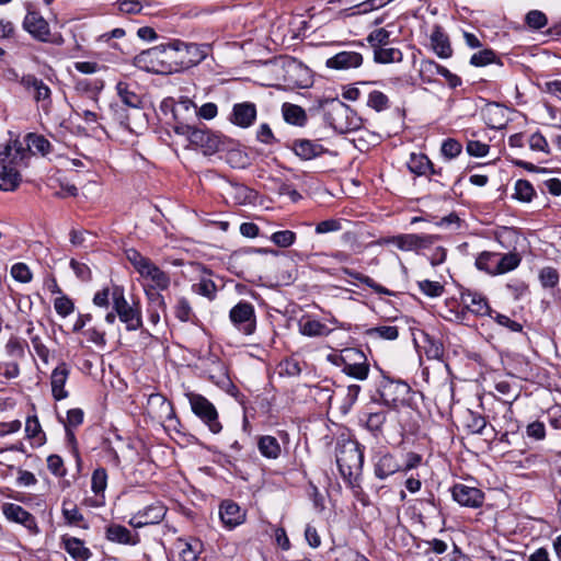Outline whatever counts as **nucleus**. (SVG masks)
Listing matches in <instances>:
<instances>
[{
  "label": "nucleus",
  "mask_w": 561,
  "mask_h": 561,
  "mask_svg": "<svg viewBox=\"0 0 561 561\" xmlns=\"http://www.w3.org/2000/svg\"><path fill=\"white\" fill-rule=\"evenodd\" d=\"M206 57L202 46L194 43H184L175 39L168 44H161L142 50L135 57V64L138 67H148L152 64L150 70L156 72H179L199 64Z\"/></svg>",
  "instance_id": "f257e3e1"
},
{
  "label": "nucleus",
  "mask_w": 561,
  "mask_h": 561,
  "mask_svg": "<svg viewBox=\"0 0 561 561\" xmlns=\"http://www.w3.org/2000/svg\"><path fill=\"white\" fill-rule=\"evenodd\" d=\"M26 158L24 144L18 139L0 148V190L14 191L21 182L19 168Z\"/></svg>",
  "instance_id": "f03ea898"
},
{
  "label": "nucleus",
  "mask_w": 561,
  "mask_h": 561,
  "mask_svg": "<svg viewBox=\"0 0 561 561\" xmlns=\"http://www.w3.org/2000/svg\"><path fill=\"white\" fill-rule=\"evenodd\" d=\"M323 118L335 131L346 134L360 127V118L339 99H325L319 102Z\"/></svg>",
  "instance_id": "7ed1b4c3"
},
{
  "label": "nucleus",
  "mask_w": 561,
  "mask_h": 561,
  "mask_svg": "<svg viewBox=\"0 0 561 561\" xmlns=\"http://www.w3.org/2000/svg\"><path fill=\"white\" fill-rule=\"evenodd\" d=\"M336 463L344 480L352 483V479L360 473L364 463V454L359 444L353 440L339 444Z\"/></svg>",
  "instance_id": "20e7f679"
},
{
  "label": "nucleus",
  "mask_w": 561,
  "mask_h": 561,
  "mask_svg": "<svg viewBox=\"0 0 561 561\" xmlns=\"http://www.w3.org/2000/svg\"><path fill=\"white\" fill-rule=\"evenodd\" d=\"M335 366L341 367L342 371L357 380H365L369 375V363L366 354L356 347H346L339 355L331 357Z\"/></svg>",
  "instance_id": "39448f33"
},
{
  "label": "nucleus",
  "mask_w": 561,
  "mask_h": 561,
  "mask_svg": "<svg viewBox=\"0 0 561 561\" xmlns=\"http://www.w3.org/2000/svg\"><path fill=\"white\" fill-rule=\"evenodd\" d=\"M113 309L118 319L125 323L126 330L136 331L142 327V317L137 304L129 305L125 298L124 288L118 285L112 287Z\"/></svg>",
  "instance_id": "423d86ee"
},
{
  "label": "nucleus",
  "mask_w": 561,
  "mask_h": 561,
  "mask_svg": "<svg viewBox=\"0 0 561 561\" xmlns=\"http://www.w3.org/2000/svg\"><path fill=\"white\" fill-rule=\"evenodd\" d=\"M179 129L181 135L185 136L191 145L201 148L204 154H214L222 145L221 139L217 134L209 129L201 128L196 126V124L192 127L183 126Z\"/></svg>",
  "instance_id": "0eeeda50"
},
{
  "label": "nucleus",
  "mask_w": 561,
  "mask_h": 561,
  "mask_svg": "<svg viewBox=\"0 0 561 561\" xmlns=\"http://www.w3.org/2000/svg\"><path fill=\"white\" fill-rule=\"evenodd\" d=\"M193 413L198 416L214 434H218L222 426L218 420V413L215 405L198 393L187 394Z\"/></svg>",
  "instance_id": "6e6552de"
},
{
  "label": "nucleus",
  "mask_w": 561,
  "mask_h": 561,
  "mask_svg": "<svg viewBox=\"0 0 561 561\" xmlns=\"http://www.w3.org/2000/svg\"><path fill=\"white\" fill-rule=\"evenodd\" d=\"M411 388L405 381L383 378L380 382L378 393L385 405L397 407L399 402L405 400Z\"/></svg>",
  "instance_id": "1a4fd4ad"
},
{
  "label": "nucleus",
  "mask_w": 561,
  "mask_h": 561,
  "mask_svg": "<svg viewBox=\"0 0 561 561\" xmlns=\"http://www.w3.org/2000/svg\"><path fill=\"white\" fill-rule=\"evenodd\" d=\"M19 82L27 93L32 94L33 100L42 105L44 111L50 107L51 90L42 79L28 73L22 76Z\"/></svg>",
  "instance_id": "9d476101"
},
{
  "label": "nucleus",
  "mask_w": 561,
  "mask_h": 561,
  "mask_svg": "<svg viewBox=\"0 0 561 561\" xmlns=\"http://www.w3.org/2000/svg\"><path fill=\"white\" fill-rule=\"evenodd\" d=\"M437 239L434 234L405 233L388 238L385 242L394 244L401 251H417L432 247Z\"/></svg>",
  "instance_id": "9b49d317"
},
{
  "label": "nucleus",
  "mask_w": 561,
  "mask_h": 561,
  "mask_svg": "<svg viewBox=\"0 0 561 561\" xmlns=\"http://www.w3.org/2000/svg\"><path fill=\"white\" fill-rule=\"evenodd\" d=\"M229 318L234 327L245 335H250L255 330L254 307L247 301H240L229 312Z\"/></svg>",
  "instance_id": "f8f14e48"
},
{
  "label": "nucleus",
  "mask_w": 561,
  "mask_h": 561,
  "mask_svg": "<svg viewBox=\"0 0 561 561\" xmlns=\"http://www.w3.org/2000/svg\"><path fill=\"white\" fill-rule=\"evenodd\" d=\"M172 116L175 121L173 130L175 134L181 135L180 127H192L197 123V106L191 99L181 96L175 102V106H173Z\"/></svg>",
  "instance_id": "ddd939ff"
},
{
  "label": "nucleus",
  "mask_w": 561,
  "mask_h": 561,
  "mask_svg": "<svg viewBox=\"0 0 561 561\" xmlns=\"http://www.w3.org/2000/svg\"><path fill=\"white\" fill-rule=\"evenodd\" d=\"M451 494L453 499L461 506L478 508L484 501V494L481 490L462 483L455 484Z\"/></svg>",
  "instance_id": "4468645a"
},
{
  "label": "nucleus",
  "mask_w": 561,
  "mask_h": 561,
  "mask_svg": "<svg viewBox=\"0 0 561 561\" xmlns=\"http://www.w3.org/2000/svg\"><path fill=\"white\" fill-rule=\"evenodd\" d=\"M165 515V507L156 502L137 512L130 519L129 525L134 528H141L147 525H154L162 520Z\"/></svg>",
  "instance_id": "2eb2a0df"
},
{
  "label": "nucleus",
  "mask_w": 561,
  "mask_h": 561,
  "mask_svg": "<svg viewBox=\"0 0 561 561\" xmlns=\"http://www.w3.org/2000/svg\"><path fill=\"white\" fill-rule=\"evenodd\" d=\"M23 27L34 38L47 42L50 30L47 21L36 11H28L23 21Z\"/></svg>",
  "instance_id": "dca6fc26"
},
{
  "label": "nucleus",
  "mask_w": 561,
  "mask_h": 561,
  "mask_svg": "<svg viewBox=\"0 0 561 561\" xmlns=\"http://www.w3.org/2000/svg\"><path fill=\"white\" fill-rule=\"evenodd\" d=\"M460 300L463 307L473 314L493 317L494 311L482 294L467 289L461 293Z\"/></svg>",
  "instance_id": "f3484780"
},
{
  "label": "nucleus",
  "mask_w": 561,
  "mask_h": 561,
  "mask_svg": "<svg viewBox=\"0 0 561 561\" xmlns=\"http://www.w3.org/2000/svg\"><path fill=\"white\" fill-rule=\"evenodd\" d=\"M2 512L8 520L21 524L33 533L38 531L35 517L22 506L14 503H4Z\"/></svg>",
  "instance_id": "a211bd4d"
},
{
  "label": "nucleus",
  "mask_w": 561,
  "mask_h": 561,
  "mask_svg": "<svg viewBox=\"0 0 561 561\" xmlns=\"http://www.w3.org/2000/svg\"><path fill=\"white\" fill-rule=\"evenodd\" d=\"M70 374L69 366L61 362L50 375L51 396L56 401L64 400L69 397V392L65 386Z\"/></svg>",
  "instance_id": "6ab92c4d"
},
{
  "label": "nucleus",
  "mask_w": 561,
  "mask_h": 561,
  "mask_svg": "<svg viewBox=\"0 0 561 561\" xmlns=\"http://www.w3.org/2000/svg\"><path fill=\"white\" fill-rule=\"evenodd\" d=\"M400 470V463L390 453H378L374 457V473L379 480H385Z\"/></svg>",
  "instance_id": "aec40b11"
},
{
  "label": "nucleus",
  "mask_w": 561,
  "mask_h": 561,
  "mask_svg": "<svg viewBox=\"0 0 561 561\" xmlns=\"http://www.w3.org/2000/svg\"><path fill=\"white\" fill-rule=\"evenodd\" d=\"M148 284L147 287L150 289L165 290L169 288L171 279L168 273L162 271L153 262H150L144 272L139 273Z\"/></svg>",
  "instance_id": "412c9836"
},
{
  "label": "nucleus",
  "mask_w": 561,
  "mask_h": 561,
  "mask_svg": "<svg viewBox=\"0 0 561 561\" xmlns=\"http://www.w3.org/2000/svg\"><path fill=\"white\" fill-rule=\"evenodd\" d=\"M256 118V106L251 102H242L233 105L230 122L241 128L250 127Z\"/></svg>",
  "instance_id": "4be33fe9"
},
{
  "label": "nucleus",
  "mask_w": 561,
  "mask_h": 561,
  "mask_svg": "<svg viewBox=\"0 0 561 561\" xmlns=\"http://www.w3.org/2000/svg\"><path fill=\"white\" fill-rule=\"evenodd\" d=\"M363 64V56L357 51H340L325 61V66L335 70L358 68Z\"/></svg>",
  "instance_id": "5701e85b"
},
{
  "label": "nucleus",
  "mask_w": 561,
  "mask_h": 561,
  "mask_svg": "<svg viewBox=\"0 0 561 561\" xmlns=\"http://www.w3.org/2000/svg\"><path fill=\"white\" fill-rule=\"evenodd\" d=\"M430 39L433 50L439 58L446 59L451 57L453 48L449 37L440 25L436 24L433 26Z\"/></svg>",
  "instance_id": "b1692460"
},
{
  "label": "nucleus",
  "mask_w": 561,
  "mask_h": 561,
  "mask_svg": "<svg viewBox=\"0 0 561 561\" xmlns=\"http://www.w3.org/2000/svg\"><path fill=\"white\" fill-rule=\"evenodd\" d=\"M219 516L222 524L232 529L244 520V514L241 512L240 506L232 501H224L219 507Z\"/></svg>",
  "instance_id": "393cba45"
},
{
  "label": "nucleus",
  "mask_w": 561,
  "mask_h": 561,
  "mask_svg": "<svg viewBox=\"0 0 561 561\" xmlns=\"http://www.w3.org/2000/svg\"><path fill=\"white\" fill-rule=\"evenodd\" d=\"M105 537L112 542L122 545H136L138 542V536L131 535L130 530L125 526L118 524H112L106 527Z\"/></svg>",
  "instance_id": "a878e982"
},
{
  "label": "nucleus",
  "mask_w": 561,
  "mask_h": 561,
  "mask_svg": "<svg viewBox=\"0 0 561 561\" xmlns=\"http://www.w3.org/2000/svg\"><path fill=\"white\" fill-rule=\"evenodd\" d=\"M295 153L304 160L320 157L325 150L322 145L308 139H299L294 142Z\"/></svg>",
  "instance_id": "bb28decb"
},
{
  "label": "nucleus",
  "mask_w": 561,
  "mask_h": 561,
  "mask_svg": "<svg viewBox=\"0 0 561 561\" xmlns=\"http://www.w3.org/2000/svg\"><path fill=\"white\" fill-rule=\"evenodd\" d=\"M65 550L77 561H87L91 556L89 548L84 547V542L76 537H62Z\"/></svg>",
  "instance_id": "cd10ccee"
},
{
  "label": "nucleus",
  "mask_w": 561,
  "mask_h": 561,
  "mask_svg": "<svg viewBox=\"0 0 561 561\" xmlns=\"http://www.w3.org/2000/svg\"><path fill=\"white\" fill-rule=\"evenodd\" d=\"M257 449L267 459H277L282 453L277 438L271 435H263L259 438Z\"/></svg>",
  "instance_id": "c85d7f7f"
},
{
  "label": "nucleus",
  "mask_w": 561,
  "mask_h": 561,
  "mask_svg": "<svg viewBox=\"0 0 561 561\" xmlns=\"http://www.w3.org/2000/svg\"><path fill=\"white\" fill-rule=\"evenodd\" d=\"M26 147V156L28 152L32 153H41L43 156L47 154L51 150L50 142L42 135L30 133L25 137Z\"/></svg>",
  "instance_id": "c756f323"
},
{
  "label": "nucleus",
  "mask_w": 561,
  "mask_h": 561,
  "mask_svg": "<svg viewBox=\"0 0 561 561\" xmlns=\"http://www.w3.org/2000/svg\"><path fill=\"white\" fill-rule=\"evenodd\" d=\"M116 91L121 101L130 108H140L142 105L141 98L131 89V85L127 82H118L116 84Z\"/></svg>",
  "instance_id": "7c9ffc66"
},
{
  "label": "nucleus",
  "mask_w": 561,
  "mask_h": 561,
  "mask_svg": "<svg viewBox=\"0 0 561 561\" xmlns=\"http://www.w3.org/2000/svg\"><path fill=\"white\" fill-rule=\"evenodd\" d=\"M408 169L416 175H427L428 172H435L433 163L423 153H412L408 161Z\"/></svg>",
  "instance_id": "2f4dec72"
},
{
  "label": "nucleus",
  "mask_w": 561,
  "mask_h": 561,
  "mask_svg": "<svg viewBox=\"0 0 561 561\" xmlns=\"http://www.w3.org/2000/svg\"><path fill=\"white\" fill-rule=\"evenodd\" d=\"M299 331L302 335L309 337L327 336L332 332L325 324L314 319L300 321Z\"/></svg>",
  "instance_id": "473e14b6"
},
{
  "label": "nucleus",
  "mask_w": 561,
  "mask_h": 561,
  "mask_svg": "<svg viewBox=\"0 0 561 561\" xmlns=\"http://www.w3.org/2000/svg\"><path fill=\"white\" fill-rule=\"evenodd\" d=\"M282 113L284 119L291 125L304 126L307 122V115L305 110L291 103H284L282 106Z\"/></svg>",
  "instance_id": "72a5a7b5"
},
{
  "label": "nucleus",
  "mask_w": 561,
  "mask_h": 561,
  "mask_svg": "<svg viewBox=\"0 0 561 561\" xmlns=\"http://www.w3.org/2000/svg\"><path fill=\"white\" fill-rule=\"evenodd\" d=\"M61 513L67 524L82 528H88V525L84 523L83 515L80 513L78 506L71 501L64 500Z\"/></svg>",
  "instance_id": "f704fd0d"
},
{
  "label": "nucleus",
  "mask_w": 561,
  "mask_h": 561,
  "mask_svg": "<svg viewBox=\"0 0 561 561\" xmlns=\"http://www.w3.org/2000/svg\"><path fill=\"white\" fill-rule=\"evenodd\" d=\"M520 261L522 257L516 252H508L503 255L496 253V262L494 265L496 275L515 270L520 264Z\"/></svg>",
  "instance_id": "c9c22d12"
},
{
  "label": "nucleus",
  "mask_w": 561,
  "mask_h": 561,
  "mask_svg": "<svg viewBox=\"0 0 561 561\" xmlns=\"http://www.w3.org/2000/svg\"><path fill=\"white\" fill-rule=\"evenodd\" d=\"M178 549V561H197L201 552V543L195 541L194 543L184 540L176 542Z\"/></svg>",
  "instance_id": "e433bc0d"
},
{
  "label": "nucleus",
  "mask_w": 561,
  "mask_h": 561,
  "mask_svg": "<svg viewBox=\"0 0 561 561\" xmlns=\"http://www.w3.org/2000/svg\"><path fill=\"white\" fill-rule=\"evenodd\" d=\"M342 272L350 276V277H353L354 279H357L358 282H360L362 284H365L366 286H368L369 288H371L375 293L377 294H382V295H388V296H391L393 295V293L391 290H389L388 288L383 287L382 285L376 283L371 277L369 276H366L362 273H358L354 270H351V268H347V267H343L342 268Z\"/></svg>",
  "instance_id": "4c0bfd02"
},
{
  "label": "nucleus",
  "mask_w": 561,
  "mask_h": 561,
  "mask_svg": "<svg viewBox=\"0 0 561 561\" xmlns=\"http://www.w3.org/2000/svg\"><path fill=\"white\" fill-rule=\"evenodd\" d=\"M403 55L398 48L379 47L374 49V60L377 64L400 62Z\"/></svg>",
  "instance_id": "58836bf2"
},
{
  "label": "nucleus",
  "mask_w": 561,
  "mask_h": 561,
  "mask_svg": "<svg viewBox=\"0 0 561 561\" xmlns=\"http://www.w3.org/2000/svg\"><path fill=\"white\" fill-rule=\"evenodd\" d=\"M26 436L34 439L38 446L43 445L46 440L45 433L42 431V426L36 415L28 416L25 423Z\"/></svg>",
  "instance_id": "ea45409f"
},
{
  "label": "nucleus",
  "mask_w": 561,
  "mask_h": 561,
  "mask_svg": "<svg viewBox=\"0 0 561 561\" xmlns=\"http://www.w3.org/2000/svg\"><path fill=\"white\" fill-rule=\"evenodd\" d=\"M365 334L370 337H379L388 341H393L399 336V329L394 325H381L367 329Z\"/></svg>",
  "instance_id": "a19ab883"
},
{
  "label": "nucleus",
  "mask_w": 561,
  "mask_h": 561,
  "mask_svg": "<svg viewBox=\"0 0 561 561\" xmlns=\"http://www.w3.org/2000/svg\"><path fill=\"white\" fill-rule=\"evenodd\" d=\"M535 195V190L531 183L527 180H518L515 183L514 197L520 202H530Z\"/></svg>",
  "instance_id": "79ce46f5"
},
{
  "label": "nucleus",
  "mask_w": 561,
  "mask_h": 561,
  "mask_svg": "<svg viewBox=\"0 0 561 561\" xmlns=\"http://www.w3.org/2000/svg\"><path fill=\"white\" fill-rule=\"evenodd\" d=\"M192 287L194 293L204 296L209 300H213L216 297L217 286L209 278H202L197 284H194Z\"/></svg>",
  "instance_id": "37998d69"
},
{
  "label": "nucleus",
  "mask_w": 561,
  "mask_h": 561,
  "mask_svg": "<svg viewBox=\"0 0 561 561\" xmlns=\"http://www.w3.org/2000/svg\"><path fill=\"white\" fill-rule=\"evenodd\" d=\"M495 262H496V253L493 252H482L476 260V266L485 271L489 274L496 275L495 273Z\"/></svg>",
  "instance_id": "c03bdc74"
},
{
  "label": "nucleus",
  "mask_w": 561,
  "mask_h": 561,
  "mask_svg": "<svg viewBox=\"0 0 561 561\" xmlns=\"http://www.w3.org/2000/svg\"><path fill=\"white\" fill-rule=\"evenodd\" d=\"M365 424H366V427L377 434L381 431L385 422H386V413L380 411V412H368L365 414Z\"/></svg>",
  "instance_id": "a18cd8bd"
},
{
  "label": "nucleus",
  "mask_w": 561,
  "mask_h": 561,
  "mask_svg": "<svg viewBox=\"0 0 561 561\" xmlns=\"http://www.w3.org/2000/svg\"><path fill=\"white\" fill-rule=\"evenodd\" d=\"M126 257L128 262L134 266V268L140 273L147 267V265L152 262L150 259L144 256L136 249H127L125 251Z\"/></svg>",
  "instance_id": "49530a36"
},
{
  "label": "nucleus",
  "mask_w": 561,
  "mask_h": 561,
  "mask_svg": "<svg viewBox=\"0 0 561 561\" xmlns=\"http://www.w3.org/2000/svg\"><path fill=\"white\" fill-rule=\"evenodd\" d=\"M107 485V472L104 468H98L91 477V489L98 495L103 493Z\"/></svg>",
  "instance_id": "de8ad7c7"
},
{
  "label": "nucleus",
  "mask_w": 561,
  "mask_h": 561,
  "mask_svg": "<svg viewBox=\"0 0 561 561\" xmlns=\"http://www.w3.org/2000/svg\"><path fill=\"white\" fill-rule=\"evenodd\" d=\"M539 280L542 287L553 288L559 283V273L554 267L546 266L539 272Z\"/></svg>",
  "instance_id": "09e8293b"
},
{
  "label": "nucleus",
  "mask_w": 561,
  "mask_h": 561,
  "mask_svg": "<svg viewBox=\"0 0 561 561\" xmlns=\"http://www.w3.org/2000/svg\"><path fill=\"white\" fill-rule=\"evenodd\" d=\"M367 105L377 112H381L389 107V99L381 91L375 90L369 93Z\"/></svg>",
  "instance_id": "8fccbe9b"
},
{
  "label": "nucleus",
  "mask_w": 561,
  "mask_h": 561,
  "mask_svg": "<svg viewBox=\"0 0 561 561\" xmlns=\"http://www.w3.org/2000/svg\"><path fill=\"white\" fill-rule=\"evenodd\" d=\"M390 38V32L386 28H377L369 33L367 42L374 49L388 45Z\"/></svg>",
  "instance_id": "3c124183"
},
{
  "label": "nucleus",
  "mask_w": 561,
  "mask_h": 561,
  "mask_svg": "<svg viewBox=\"0 0 561 561\" xmlns=\"http://www.w3.org/2000/svg\"><path fill=\"white\" fill-rule=\"evenodd\" d=\"M417 286L424 295L431 298L439 297L444 293V286L439 282L424 279L417 282Z\"/></svg>",
  "instance_id": "603ef678"
},
{
  "label": "nucleus",
  "mask_w": 561,
  "mask_h": 561,
  "mask_svg": "<svg viewBox=\"0 0 561 561\" xmlns=\"http://www.w3.org/2000/svg\"><path fill=\"white\" fill-rule=\"evenodd\" d=\"M525 23L534 30H541L548 23V19L542 11L531 10L525 16Z\"/></svg>",
  "instance_id": "864d4df0"
},
{
  "label": "nucleus",
  "mask_w": 561,
  "mask_h": 561,
  "mask_svg": "<svg viewBox=\"0 0 561 561\" xmlns=\"http://www.w3.org/2000/svg\"><path fill=\"white\" fill-rule=\"evenodd\" d=\"M495 58V53L492 49H483L471 56L470 64L474 67H483L494 62Z\"/></svg>",
  "instance_id": "5fc2aeb1"
},
{
  "label": "nucleus",
  "mask_w": 561,
  "mask_h": 561,
  "mask_svg": "<svg viewBox=\"0 0 561 561\" xmlns=\"http://www.w3.org/2000/svg\"><path fill=\"white\" fill-rule=\"evenodd\" d=\"M360 390V386L355 383L346 387V394L341 405V410L343 413H347L352 409V407L354 405L358 398Z\"/></svg>",
  "instance_id": "6e6d98bb"
},
{
  "label": "nucleus",
  "mask_w": 561,
  "mask_h": 561,
  "mask_svg": "<svg viewBox=\"0 0 561 561\" xmlns=\"http://www.w3.org/2000/svg\"><path fill=\"white\" fill-rule=\"evenodd\" d=\"M461 144L454 138H448L444 140L440 148L442 154L449 160L459 156L461 153Z\"/></svg>",
  "instance_id": "4d7b16f0"
},
{
  "label": "nucleus",
  "mask_w": 561,
  "mask_h": 561,
  "mask_svg": "<svg viewBox=\"0 0 561 561\" xmlns=\"http://www.w3.org/2000/svg\"><path fill=\"white\" fill-rule=\"evenodd\" d=\"M271 240L280 248L290 247L296 240V233L290 230H280L272 234Z\"/></svg>",
  "instance_id": "13d9d810"
},
{
  "label": "nucleus",
  "mask_w": 561,
  "mask_h": 561,
  "mask_svg": "<svg viewBox=\"0 0 561 561\" xmlns=\"http://www.w3.org/2000/svg\"><path fill=\"white\" fill-rule=\"evenodd\" d=\"M426 65L435 68L436 72L438 75H440L442 77H444L451 88H456L461 84V79L457 75L451 73L446 67H444L433 60L426 61Z\"/></svg>",
  "instance_id": "bf43d9fd"
},
{
  "label": "nucleus",
  "mask_w": 561,
  "mask_h": 561,
  "mask_svg": "<svg viewBox=\"0 0 561 561\" xmlns=\"http://www.w3.org/2000/svg\"><path fill=\"white\" fill-rule=\"evenodd\" d=\"M11 276L20 283L32 280V272L25 263H15L11 267Z\"/></svg>",
  "instance_id": "052dcab7"
},
{
  "label": "nucleus",
  "mask_w": 561,
  "mask_h": 561,
  "mask_svg": "<svg viewBox=\"0 0 561 561\" xmlns=\"http://www.w3.org/2000/svg\"><path fill=\"white\" fill-rule=\"evenodd\" d=\"M174 313L182 322H188L191 320L193 310L186 298L182 297L178 300Z\"/></svg>",
  "instance_id": "680f3d73"
},
{
  "label": "nucleus",
  "mask_w": 561,
  "mask_h": 561,
  "mask_svg": "<svg viewBox=\"0 0 561 561\" xmlns=\"http://www.w3.org/2000/svg\"><path fill=\"white\" fill-rule=\"evenodd\" d=\"M54 308L56 312L61 317H67L75 310V305L67 296H61L55 299Z\"/></svg>",
  "instance_id": "e2e57ef3"
},
{
  "label": "nucleus",
  "mask_w": 561,
  "mask_h": 561,
  "mask_svg": "<svg viewBox=\"0 0 561 561\" xmlns=\"http://www.w3.org/2000/svg\"><path fill=\"white\" fill-rule=\"evenodd\" d=\"M47 468L56 477H65L67 472L62 458L55 454L47 457Z\"/></svg>",
  "instance_id": "0e129e2a"
},
{
  "label": "nucleus",
  "mask_w": 561,
  "mask_h": 561,
  "mask_svg": "<svg viewBox=\"0 0 561 561\" xmlns=\"http://www.w3.org/2000/svg\"><path fill=\"white\" fill-rule=\"evenodd\" d=\"M528 144H529V148L531 150L541 151V152H545V153H549L550 152L549 144H548L546 137L541 133H539V131L534 133L529 137Z\"/></svg>",
  "instance_id": "69168bd1"
},
{
  "label": "nucleus",
  "mask_w": 561,
  "mask_h": 561,
  "mask_svg": "<svg viewBox=\"0 0 561 561\" xmlns=\"http://www.w3.org/2000/svg\"><path fill=\"white\" fill-rule=\"evenodd\" d=\"M526 434L535 440H542L546 437V426L543 422L534 421L526 427Z\"/></svg>",
  "instance_id": "338daca9"
},
{
  "label": "nucleus",
  "mask_w": 561,
  "mask_h": 561,
  "mask_svg": "<svg viewBox=\"0 0 561 561\" xmlns=\"http://www.w3.org/2000/svg\"><path fill=\"white\" fill-rule=\"evenodd\" d=\"M466 150L469 156L472 157H484L490 150V146L479 140H469L467 142Z\"/></svg>",
  "instance_id": "774afa93"
}]
</instances>
